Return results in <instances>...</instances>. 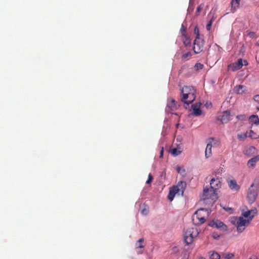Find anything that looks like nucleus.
<instances>
[{
  "label": "nucleus",
  "mask_w": 259,
  "mask_h": 259,
  "mask_svg": "<svg viewBox=\"0 0 259 259\" xmlns=\"http://www.w3.org/2000/svg\"><path fill=\"white\" fill-rule=\"evenodd\" d=\"M204 40L200 39H195L193 42V50L195 54H199L203 51Z\"/></svg>",
  "instance_id": "8"
},
{
  "label": "nucleus",
  "mask_w": 259,
  "mask_h": 259,
  "mask_svg": "<svg viewBox=\"0 0 259 259\" xmlns=\"http://www.w3.org/2000/svg\"><path fill=\"white\" fill-rule=\"evenodd\" d=\"M175 100L174 99H171L170 100V103H171V105H169V106L171 108H174V107H176V104H175Z\"/></svg>",
  "instance_id": "36"
},
{
  "label": "nucleus",
  "mask_w": 259,
  "mask_h": 259,
  "mask_svg": "<svg viewBox=\"0 0 259 259\" xmlns=\"http://www.w3.org/2000/svg\"><path fill=\"white\" fill-rule=\"evenodd\" d=\"M194 33L196 34L195 39H200V34L198 28L196 26L194 30Z\"/></svg>",
  "instance_id": "31"
},
{
  "label": "nucleus",
  "mask_w": 259,
  "mask_h": 259,
  "mask_svg": "<svg viewBox=\"0 0 259 259\" xmlns=\"http://www.w3.org/2000/svg\"><path fill=\"white\" fill-rule=\"evenodd\" d=\"M178 193L179 192L178 191V190H176L173 187L171 188L169 191V193L167 196L168 200L170 201H172L175 197V195Z\"/></svg>",
  "instance_id": "18"
},
{
  "label": "nucleus",
  "mask_w": 259,
  "mask_h": 259,
  "mask_svg": "<svg viewBox=\"0 0 259 259\" xmlns=\"http://www.w3.org/2000/svg\"><path fill=\"white\" fill-rule=\"evenodd\" d=\"M209 255L210 259H220V254L215 251H210L209 252Z\"/></svg>",
  "instance_id": "20"
},
{
  "label": "nucleus",
  "mask_w": 259,
  "mask_h": 259,
  "mask_svg": "<svg viewBox=\"0 0 259 259\" xmlns=\"http://www.w3.org/2000/svg\"><path fill=\"white\" fill-rule=\"evenodd\" d=\"M212 24V21H209L207 24L206 28L208 31H209L211 29Z\"/></svg>",
  "instance_id": "35"
},
{
  "label": "nucleus",
  "mask_w": 259,
  "mask_h": 259,
  "mask_svg": "<svg viewBox=\"0 0 259 259\" xmlns=\"http://www.w3.org/2000/svg\"><path fill=\"white\" fill-rule=\"evenodd\" d=\"M257 44H258V46H259V40H258V41L257 42Z\"/></svg>",
  "instance_id": "46"
},
{
  "label": "nucleus",
  "mask_w": 259,
  "mask_h": 259,
  "mask_svg": "<svg viewBox=\"0 0 259 259\" xmlns=\"http://www.w3.org/2000/svg\"><path fill=\"white\" fill-rule=\"evenodd\" d=\"M153 180V177L151 174H149L148 175V179L146 181V184H150Z\"/></svg>",
  "instance_id": "34"
},
{
  "label": "nucleus",
  "mask_w": 259,
  "mask_h": 259,
  "mask_svg": "<svg viewBox=\"0 0 259 259\" xmlns=\"http://www.w3.org/2000/svg\"><path fill=\"white\" fill-rule=\"evenodd\" d=\"M192 54L190 52H187L184 54L182 56V59L184 60H188L191 57Z\"/></svg>",
  "instance_id": "27"
},
{
  "label": "nucleus",
  "mask_w": 259,
  "mask_h": 259,
  "mask_svg": "<svg viewBox=\"0 0 259 259\" xmlns=\"http://www.w3.org/2000/svg\"><path fill=\"white\" fill-rule=\"evenodd\" d=\"M249 259H251V258H249Z\"/></svg>",
  "instance_id": "47"
},
{
  "label": "nucleus",
  "mask_w": 259,
  "mask_h": 259,
  "mask_svg": "<svg viewBox=\"0 0 259 259\" xmlns=\"http://www.w3.org/2000/svg\"><path fill=\"white\" fill-rule=\"evenodd\" d=\"M181 101L186 106H189L196 98V89L193 86L186 85L181 89Z\"/></svg>",
  "instance_id": "2"
},
{
  "label": "nucleus",
  "mask_w": 259,
  "mask_h": 259,
  "mask_svg": "<svg viewBox=\"0 0 259 259\" xmlns=\"http://www.w3.org/2000/svg\"><path fill=\"white\" fill-rule=\"evenodd\" d=\"M253 127V125L251 126V130H250L249 132L248 133V137L250 138L251 139H256L259 138V131L254 132L253 130H252Z\"/></svg>",
  "instance_id": "17"
},
{
  "label": "nucleus",
  "mask_w": 259,
  "mask_h": 259,
  "mask_svg": "<svg viewBox=\"0 0 259 259\" xmlns=\"http://www.w3.org/2000/svg\"><path fill=\"white\" fill-rule=\"evenodd\" d=\"M246 91V87L243 85H237L235 87L234 91L238 94H242Z\"/></svg>",
  "instance_id": "19"
},
{
  "label": "nucleus",
  "mask_w": 259,
  "mask_h": 259,
  "mask_svg": "<svg viewBox=\"0 0 259 259\" xmlns=\"http://www.w3.org/2000/svg\"><path fill=\"white\" fill-rule=\"evenodd\" d=\"M253 34H254V33H253V32H250V33H249V35H250V36H253Z\"/></svg>",
  "instance_id": "43"
},
{
  "label": "nucleus",
  "mask_w": 259,
  "mask_h": 259,
  "mask_svg": "<svg viewBox=\"0 0 259 259\" xmlns=\"http://www.w3.org/2000/svg\"><path fill=\"white\" fill-rule=\"evenodd\" d=\"M145 245H146V244L144 242V238L140 239L136 243V247L137 248H143L145 246Z\"/></svg>",
  "instance_id": "22"
},
{
  "label": "nucleus",
  "mask_w": 259,
  "mask_h": 259,
  "mask_svg": "<svg viewBox=\"0 0 259 259\" xmlns=\"http://www.w3.org/2000/svg\"><path fill=\"white\" fill-rule=\"evenodd\" d=\"M236 118L239 120H244L245 118V117L243 115H237L236 116Z\"/></svg>",
  "instance_id": "38"
},
{
  "label": "nucleus",
  "mask_w": 259,
  "mask_h": 259,
  "mask_svg": "<svg viewBox=\"0 0 259 259\" xmlns=\"http://www.w3.org/2000/svg\"><path fill=\"white\" fill-rule=\"evenodd\" d=\"M220 235L216 233H213L212 234V237L215 239H218L220 238Z\"/></svg>",
  "instance_id": "40"
},
{
  "label": "nucleus",
  "mask_w": 259,
  "mask_h": 259,
  "mask_svg": "<svg viewBox=\"0 0 259 259\" xmlns=\"http://www.w3.org/2000/svg\"><path fill=\"white\" fill-rule=\"evenodd\" d=\"M177 172L181 175L183 177L186 176V171L184 167L177 166Z\"/></svg>",
  "instance_id": "23"
},
{
  "label": "nucleus",
  "mask_w": 259,
  "mask_h": 259,
  "mask_svg": "<svg viewBox=\"0 0 259 259\" xmlns=\"http://www.w3.org/2000/svg\"><path fill=\"white\" fill-rule=\"evenodd\" d=\"M259 161V155H256L249 159L247 162V166L249 168H254L256 163Z\"/></svg>",
  "instance_id": "15"
},
{
  "label": "nucleus",
  "mask_w": 259,
  "mask_h": 259,
  "mask_svg": "<svg viewBox=\"0 0 259 259\" xmlns=\"http://www.w3.org/2000/svg\"><path fill=\"white\" fill-rule=\"evenodd\" d=\"M259 188V184L255 182V181L248 188L247 198L249 203L254 202L258 195V190Z\"/></svg>",
  "instance_id": "4"
},
{
  "label": "nucleus",
  "mask_w": 259,
  "mask_h": 259,
  "mask_svg": "<svg viewBox=\"0 0 259 259\" xmlns=\"http://www.w3.org/2000/svg\"><path fill=\"white\" fill-rule=\"evenodd\" d=\"M228 184L229 188L232 190L238 191L240 189V186L235 180L228 181Z\"/></svg>",
  "instance_id": "16"
},
{
  "label": "nucleus",
  "mask_w": 259,
  "mask_h": 259,
  "mask_svg": "<svg viewBox=\"0 0 259 259\" xmlns=\"http://www.w3.org/2000/svg\"><path fill=\"white\" fill-rule=\"evenodd\" d=\"M210 188L213 189L215 192H217V190L221 188V184L219 179H211L210 183Z\"/></svg>",
  "instance_id": "10"
},
{
  "label": "nucleus",
  "mask_w": 259,
  "mask_h": 259,
  "mask_svg": "<svg viewBox=\"0 0 259 259\" xmlns=\"http://www.w3.org/2000/svg\"><path fill=\"white\" fill-rule=\"evenodd\" d=\"M201 198L205 203H214L218 198V193L211 188L205 187Z\"/></svg>",
  "instance_id": "3"
},
{
  "label": "nucleus",
  "mask_w": 259,
  "mask_h": 259,
  "mask_svg": "<svg viewBox=\"0 0 259 259\" xmlns=\"http://www.w3.org/2000/svg\"><path fill=\"white\" fill-rule=\"evenodd\" d=\"M194 67L196 70H199L203 69L204 67V65L203 64L200 63H197L195 65Z\"/></svg>",
  "instance_id": "30"
},
{
  "label": "nucleus",
  "mask_w": 259,
  "mask_h": 259,
  "mask_svg": "<svg viewBox=\"0 0 259 259\" xmlns=\"http://www.w3.org/2000/svg\"><path fill=\"white\" fill-rule=\"evenodd\" d=\"M234 116V114H231L229 110H226L217 116V120L222 123H227L232 119V117Z\"/></svg>",
  "instance_id": "7"
},
{
  "label": "nucleus",
  "mask_w": 259,
  "mask_h": 259,
  "mask_svg": "<svg viewBox=\"0 0 259 259\" xmlns=\"http://www.w3.org/2000/svg\"><path fill=\"white\" fill-rule=\"evenodd\" d=\"M199 259H205V258H203V257H200V258H199Z\"/></svg>",
  "instance_id": "45"
},
{
  "label": "nucleus",
  "mask_w": 259,
  "mask_h": 259,
  "mask_svg": "<svg viewBox=\"0 0 259 259\" xmlns=\"http://www.w3.org/2000/svg\"><path fill=\"white\" fill-rule=\"evenodd\" d=\"M249 120L252 123L255 125L259 124V118L258 116L252 115L249 117Z\"/></svg>",
  "instance_id": "21"
},
{
  "label": "nucleus",
  "mask_w": 259,
  "mask_h": 259,
  "mask_svg": "<svg viewBox=\"0 0 259 259\" xmlns=\"http://www.w3.org/2000/svg\"><path fill=\"white\" fill-rule=\"evenodd\" d=\"M257 212V211L255 208L243 212L242 217H240L236 220L237 231L239 233L242 232Z\"/></svg>",
  "instance_id": "1"
},
{
  "label": "nucleus",
  "mask_w": 259,
  "mask_h": 259,
  "mask_svg": "<svg viewBox=\"0 0 259 259\" xmlns=\"http://www.w3.org/2000/svg\"><path fill=\"white\" fill-rule=\"evenodd\" d=\"M209 142L207 145L205 151V155L206 158H208L210 157L212 155L211 148L212 147V143L214 142V139L213 138H210L209 139Z\"/></svg>",
  "instance_id": "11"
},
{
  "label": "nucleus",
  "mask_w": 259,
  "mask_h": 259,
  "mask_svg": "<svg viewBox=\"0 0 259 259\" xmlns=\"http://www.w3.org/2000/svg\"><path fill=\"white\" fill-rule=\"evenodd\" d=\"M243 64L242 63V59H239L238 60L237 62L228 66V68L229 69H231L232 71H235L240 69L243 66Z\"/></svg>",
  "instance_id": "13"
},
{
  "label": "nucleus",
  "mask_w": 259,
  "mask_h": 259,
  "mask_svg": "<svg viewBox=\"0 0 259 259\" xmlns=\"http://www.w3.org/2000/svg\"><path fill=\"white\" fill-rule=\"evenodd\" d=\"M231 3L232 8H233L234 9L236 10V9L239 8V6L240 4V0H232Z\"/></svg>",
  "instance_id": "24"
},
{
  "label": "nucleus",
  "mask_w": 259,
  "mask_h": 259,
  "mask_svg": "<svg viewBox=\"0 0 259 259\" xmlns=\"http://www.w3.org/2000/svg\"><path fill=\"white\" fill-rule=\"evenodd\" d=\"M215 18L214 17V16L213 15L211 18V19L210 20V21H212V23H213V22L214 21Z\"/></svg>",
  "instance_id": "41"
},
{
  "label": "nucleus",
  "mask_w": 259,
  "mask_h": 259,
  "mask_svg": "<svg viewBox=\"0 0 259 259\" xmlns=\"http://www.w3.org/2000/svg\"><path fill=\"white\" fill-rule=\"evenodd\" d=\"M186 187V182L181 181H180L177 186H174L173 187L176 190H178V191L179 192H181V194L183 195V193L185 190Z\"/></svg>",
  "instance_id": "14"
},
{
  "label": "nucleus",
  "mask_w": 259,
  "mask_h": 259,
  "mask_svg": "<svg viewBox=\"0 0 259 259\" xmlns=\"http://www.w3.org/2000/svg\"><path fill=\"white\" fill-rule=\"evenodd\" d=\"M244 65H247V61H244Z\"/></svg>",
  "instance_id": "44"
},
{
  "label": "nucleus",
  "mask_w": 259,
  "mask_h": 259,
  "mask_svg": "<svg viewBox=\"0 0 259 259\" xmlns=\"http://www.w3.org/2000/svg\"><path fill=\"white\" fill-rule=\"evenodd\" d=\"M201 105V104L200 103L196 102L191 105L192 109L193 111V114L195 116H199L201 114L202 111L200 109Z\"/></svg>",
  "instance_id": "12"
},
{
  "label": "nucleus",
  "mask_w": 259,
  "mask_h": 259,
  "mask_svg": "<svg viewBox=\"0 0 259 259\" xmlns=\"http://www.w3.org/2000/svg\"><path fill=\"white\" fill-rule=\"evenodd\" d=\"M208 217V210L206 209L201 208L195 212L193 220L195 221L197 224L201 225L205 222Z\"/></svg>",
  "instance_id": "5"
},
{
  "label": "nucleus",
  "mask_w": 259,
  "mask_h": 259,
  "mask_svg": "<svg viewBox=\"0 0 259 259\" xmlns=\"http://www.w3.org/2000/svg\"><path fill=\"white\" fill-rule=\"evenodd\" d=\"M204 4H201L197 8V9H196V15H198L199 13L204 8Z\"/></svg>",
  "instance_id": "32"
},
{
  "label": "nucleus",
  "mask_w": 259,
  "mask_h": 259,
  "mask_svg": "<svg viewBox=\"0 0 259 259\" xmlns=\"http://www.w3.org/2000/svg\"><path fill=\"white\" fill-rule=\"evenodd\" d=\"M248 132L244 134H241L238 135V138L241 140H244L248 137Z\"/></svg>",
  "instance_id": "28"
},
{
  "label": "nucleus",
  "mask_w": 259,
  "mask_h": 259,
  "mask_svg": "<svg viewBox=\"0 0 259 259\" xmlns=\"http://www.w3.org/2000/svg\"><path fill=\"white\" fill-rule=\"evenodd\" d=\"M234 254L231 253H223L222 254V257L226 258V259H231L233 257H234Z\"/></svg>",
  "instance_id": "29"
},
{
  "label": "nucleus",
  "mask_w": 259,
  "mask_h": 259,
  "mask_svg": "<svg viewBox=\"0 0 259 259\" xmlns=\"http://www.w3.org/2000/svg\"><path fill=\"white\" fill-rule=\"evenodd\" d=\"M183 41L184 45L186 47L189 46L191 44L190 39L187 36V35L183 36Z\"/></svg>",
  "instance_id": "25"
},
{
  "label": "nucleus",
  "mask_w": 259,
  "mask_h": 259,
  "mask_svg": "<svg viewBox=\"0 0 259 259\" xmlns=\"http://www.w3.org/2000/svg\"><path fill=\"white\" fill-rule=\"evenodd\" d=\"M148 212V209L145 206L142 210V213L146 215Z\"/></svg>",
  "instance_id": "37"
},
{
  "label": "nucleus",
  "mask_w": 259,
  "mask_h": 259,
  "mask_svg": "<svg viewBox=\"0 0 259 259\" xmlns=\"http://www.w3.org/2000/svg\"><path fill=\"white\" fill-rule=\"evenodd\" d=\"M255 148L253 147H251L249 148V150H250V151H252V150H255Z\"/></svg>",
  "instance_id": "42"
},
{
  "label": "nucleus",
  "mask_w": 259,
  "mask_h": 259,
  "mask_svg": "<svg viewBox=\"0 0 259 259\" xmlns=\"http://www.w3.org/2000/svg\"><path fill=\"white\" fill-rule=\"evenodd\" d=\"M170 152L173 156H176L179 155L181 153V151L178 150L176 148H172L170 149Z\"/></svg>",
  "instance_id": "26"
},
{
  "label": "nucleus",
  "mask_w": 259,
  "mask_h": 259,
  "mask_svg": "<svg viewBox=\"0 0 259 259\" xmlns=\"http://www.w3.org/2000/svg\"><path fill=\"white\" fill-rule=\"evenodd\" d=\"M186 27L184 26L183 24H182L181 28V32L183 36L186 35Z\"/></svg>",
  "instance_id": "33"
},
{
  "label": "nucleus",
  "mask_w": 259,
  "mask_h": 259,
  "mask_svg": "<svg viewBox=\"0 0 259 259\" xmlns=\"http://www.w3.org/2000/svg\"><path fill=\"white\" fill-rule=\"evenodd\" d=\"M209 226L213 228H216L223 231L228 230L227 226L223 222L218 220L211 221L209 224Z\"/></svg>",
  "instance_id": "9"
},
{
  "label": "nucleus",
  "mask_w": 259,
  "mask_h": 259,
  "mask_svg": "<svg viewBox=\"0 0 259 259\" xmlns=\"http://www.w3.org/2000/svg\"><path fill=\"white\" fill-rule=\"evenodd\" d=\"M198 235V232L195 228H190L188 229L184 235V240L186 244L191 243L194 237Z\"/></svg>",
  "instance_id": "6"
},
{
  "label": "nucleus",
  "mask_w": 259,
  "mask_h": 259,
  "mask_svg": "<svg viewBox=\"0 0 259 259\" xmlns=\"http://www.w3.org/2000/svg\"><path fill=\"white\" fill-rule=\"evenodd\" d=\"M163 152H164V149L163 147L161 148V149L160 150V155H159V158H161L163 157Z\"/></svg>",
  "instance_id": "39"
}]
</instances>
